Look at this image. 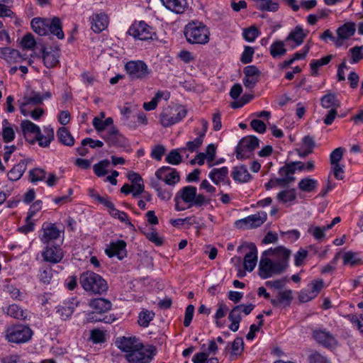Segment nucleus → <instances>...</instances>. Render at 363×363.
<instances>
[{"mask_svg": "<svg viewBox=\"0 0 363 363\" xmlns=\"http://www.w3.org/2000/svg\"><path fill=\"white\" fill-rule=\"evenodd\" d=\"M21 127L26 141L31 145L38 142L39 146L48 147L54 139V130L50 126L44 127V134L38 125L28 120L23 121Z\"/></svg>", "mask_w": 363, "mask_h": 363, "instance_id": "1", "label": "nucleus"}, {"mask_svg": "<svg viewBox=\"0 0 363 363\" xmlns=\"http://www.w3.org/2000/svg\"><path fill=\"white\" fill-rule=\"evenodd\" d=\"M30 25L33 30L39 35H46L50 32L60 40L65 38L59 18L55 17L52 19L34 18Z\"/></svg>", "mask_w": 363, "mask_h": 363, "instance_id": "2", "label": "nucleus"}, {"mask_svg": "<svg viewBox=\"0 0 363 363\" xmlns=\"http://www.w3.org/2000/svg\"><path fill=\"white\" fill-rule=\"evenodd\" d=\"M184 33L191 44H206L209 41L208 28L201 22L191 21L184 28Z\"/></svg>", "mask_w": 363, "mask_h": 363, "instance_id": "3", "label": "nucleus"}, {"mask_svg": "<svg viewBox=\"0 0 363 363\" xmlns=\"http://www.w3.org/2000/svg\"><path fill=\"white\" fill-rule=\"evenodd\" d=\"M79 282L82 288L87 292L101 294L108 289L106 281L98 274L87 271L81 274Z\"/></svg>", "mask_w": 363, "mask_h": 363, "instance_id": "4", "label": "nucleus"}, {"mask_svg": "<svg viewBox=\"0 0 363 363\" xmlns=\"http://www.w3.org/2000/svg\"><path fill=\"white\" fill-rule=\"evenodd\" d=\"M187 110L181 105L168 106L160 115V121L163 127H169L180 122L186 116Z\"/></svg>", "mask_w": 363, "mask_h": 363, "instance_id": "5", "label": "nucleus"}, {"mask_svg": "<svg viewBox=\"0 0 363 363\" xmlns=\"http://www.w3.org/2000/svg\"><path fill=\"white\" fill-rule=\"evenodd\" d=\"M33 335L31 329L24 325H13L6 328L5 337L8 342L21 344L28 342Z\"/></svg>", "mask_w": 363, "mask_h": 363, "instance_id": "6", "label": "nucleus"}, {"mask_svg": "<svg viewBox=\"0 0 363 363\" xmlns=\"http://www.w3.org/2000/svg\"><path fill=\"white\" fill-rule=\"evenodd\" d=\"M156 354V348L152 345L144 346L140 342L138 347L125 354V358L130 363H148Z\"/></svg>", "mask_w": 363, "mask_h": 363, "instance_id": "7", "label": "nucleus"}, {"mask_svg": "<svg viewBox=\"0 0 363 363\" xmlns=\"http://www.w3.org/2000/svg\"><path fill=\"white\" fill-rule=\"evenodd\" d=\"M124 69L131 80H144L152 74V70L143 60H130L125 63Z\"/></svg>", "mask_w": 363, "mask_h": 363, "instance_id": "8", "label": "nucleus"}, {"mask_svg": "<svg viewBox=\"0 0 363 363\" xmlns=\"http://www.w3.org/2000/svg\"><path fill=\"white\" fill-rule=\"evenodd\" d=\"M291 252L284 246L274 248V274H280L289 267Z\"/></svg>", "mask_w": 363, "mask_h": 363, "instance_id": "9", "label": "nucleus"}, {"mask_svg": "<svg viewBox=\"0 0 363 363\" xmlns=\"http://www.w3.org/2000/svg\"><path fill=\"white\" fill-rule=\"evenodd\" d=\"M259 146V140L254 135L242 138L238 144L235 153L238 159L249 158L255 149Z\"/></svg>", "mask_w": 363, "mask_h": 363, "instance_id": "10", "label": "nucleus"}, {"mask_svg": "<svg viewBox=\"0 0 363 363\" xmlns=\"http://www.w3.org/2000/svg\"><path fill=\"white\" fill-rule=\"evenodd\" d=\"M267 214L265 211H259L257 213L248 216L244 218L237 220L234 225L241 230H249L259 227L265 222Z\"/></svg>", "mask_w": 363, "mask_h": 363, "instance_id": "11", "label": "nucleus"}, {"mask_svg": "<svg viewBox=\"0 0 363 363\" xmlns=\"http://www.w3.org/2000/svg\"><path fill=\"white\" fill-rule=\"evenodd\" d=\"M128 33L135 39L140 40H147L152 39L155 35L153 29L144 21H140L131 25Z\"/></svg>", "mask_w": 363, "mask_h": 363, "instance_id": "12", "label": "nucleus"}, {"mask_svg": "<svg viewBox=\"0 0 363 363\" xmlns=\"http://www.w3.org/2000/svg\"><path fill=\"white\" fill-rule=\"evenodd\" d=\"M62 230L55 224L44 223L42 225L41 233L39 235L40 241L45 245L53 244L60 237Z\"/></svg>", "mask_w": 363, "mask_h": 363, "instance_id": "13", "label": "nucleus"}, {"mask_svg": "<svg viewBox=\"0 0 363 363\" xmlns=\"http://www.w3.org/2000/svg\"><path fill=\"white\" fill-rule=\"evenodd\" d=\"M43 260L51 264L61 262L64 252L60 245L55 244L46 245L41 252Z\"/></svg>", "mask_w": 363, "mask_h": 363, "instance_id": "14", "label": "nucleus"}, {"mask_svg": "<svg viewBox=\"0 0 363 363\" xmlns=\"http://www.w3.org/2000/svg\"><path fill=\"white\" fill-rule=\"evenodd\" d=\"M156 177L169 186H174L179 182V172L168 166H162L155 172Z\"/></svg>", "mask_w": 363, "mask_h": 363, "instance_id": "15", "label": "nucleus"}, {"mask_svg": "<svg viewBox=\"0 0 363 363\" xmlns=\"http://www.w3.org/2000/svg\"><path fill=\"white\" fill-rule=\"evenodd\" d=\"M313 337L318 344L328 349L335 348L337 345V341L334 335L325 329L314 330Z\"/></svg>", "mask_w": 363, "mask_h": 363, "instance_id": "16", "label": "nucleus"}, {"mask_svg": "<svg viewBox=\"0 0 363 363\" xmlns=\"http://www.w3.org/2000/svg\"><path fill=\"white\" fill-rule=\"evenodd\" d=\"M356 31L355 24L353 22H347L339 27L337 30V39L335 46L339 48L344 45L345 42L352 37Z\"/></svg>", "mask_w": 363, "mask_h": 363, "instance_id": "17", "label": "nucleus"}, {"mask_svg": "<svg viewBox=\"0 0 363 363\" xmlns=\"http://www.w3.org/2000/svg\"><path fill=\"white\" fill-rule=\"evenodd\" d=\"M323 279L313 280L308 285V289L301 291L299 298L301 302H308L315 298L323 288Z\"/></svg>", "mask_w": 363, "mask_h": 363, "instance_id": "18", "label": "nucleus"}, {"mask_svg": "<svg viewBox=\"0 0 363 363\" xmlns=\"http://www.w3.org/2000/svg\"><path fill=\"white\" fill-rule=\"evenodd\" d=\"M295 172L296 167H294L293 162L286 164L279 169V177L276 179V183L281 186H288L294 182V174Z\"/></svg>", "mask_w": 363, "mask_h": 363, "instance_id": "19", "label": "nucleus"}, {"mask_svg": "<svg viewBox=\"0 0 363 363\" xmlns=\"http://www.w3.org/2000/svg\"><path fill=\"white\" fill-rule=\"evenodd\" d=\"M103 138L109 146L125 147L127 145L126 138L114 126L106 131Z\"/></svg>", "mask_w": 363, "mask_h": 363, "instance_id": "20", "label": "nucleus"}, {"mask_svg": "<svg viewBox=\"0 0 363 363\" xmlns=\"http://www.w3.org/2000/svg\"><path fill=\"white\" fill-rule=\"evenodd\" d=\"M272 256V247L264 251L262 254L259 264V274L266 279L272 275V262L268 257Z\"/></svg>", "mask_w": 363, "mask_h": 363, "instance_id": "21", "label": "nucleus"}, {"mask_svg": "<svg viewBox=\"0 0 363 363\" xmlns=\"http://www.w3.org/2000/svg\"><path fill=\"white\" fill-rule=\"evenodd\" d=\"M242 82L247 89H252L258 82L260 72L255 65H247L243 69Z\"/></svg>", "mask_w": 363, "mask_h": 363, "instance_id": "22", "label": "nucleus"}, {"mask_svg": "<svg viewBox=\"0 0 363 363\" xmlns=\"http://www.w3.org/2000/svg\"><path fill=\"white\" fill-rule=\"evenodd\" d=\"M208 177L216 185L222 184L230 186L231 182L228 177V168L227 167L212 169L208 173Z\"/></svg>", "mask_w": 363, "mask_h": 363, "instance_id": "23", "label": "nucleus"}, {"mask_svg": "<svg viewBox=\"0 0 363 363\" xmlns=\"http://www.w3.org/2000/svg\"><path fill=\"white\" fill-rule=\"evenodd\" d=\"M79 306V301L76 298H71L57 307L56 313L63 320L69 319L75 308Z\"/></svg>", "mask_w": 363, "mask_h": 363, "instance_id": "24", "label": "nucleus"}, {"mask_svg": "<svg viewBox=\"0 0 363 363\" xmlns=\"http://www.w3.org/2000/svg\"><path fill=\"white\" fill-rule=\"evenodd\" d=\"M91 29L96 33L104 30L108 25V17L104 12L93 13L89 17Z\"/></svg>", "mask_w": 363, "mask_h": 363, "instance_id": "25", "label": "nucleus"}, {"mask_svg": "<svg viewBox=\"0 0 363 363\" xmlns=\"http://www.w3.org/2000/svg\"><path fill=\"white\" fill-rule=\"evenodd\" d=\"M44 65L48 68L55 67L59 62L60 50L57 47H43L42 48Z\"/></svg>", "mask_w": 363, "mask_h": 363, "instance_id": "26", "label": "nucleus"}, {"mask_svg": "<svg viewBox=\"0 0 363 363\" xmlns=\"http://www.w3.org/2000/svg\"><path fill=\"white\" fill-rule=\"evenodd\" d=\"M126 243L122 240L111 242L106 248L105 253L108 257H117L122 259L126 255Z\"/></svg>", "mask_w": 363, "mask_h": 363, "instance_id": "27", "label": "nucleus"}, {"mask_svg": "<svg viewBox=\"0 0 363 363\" xmlns=\"http://www.w3.org/2000/svg\"><path fill=\"white\" fill-rule=\"evenodd\" d=\"M140 340L138 338L133 336H123L118 337L116 340L117 347L125 354L130 353V352L139 345Z\"/></svg>", "mask_w": 363, "mask_h": 363, "instance_id": "28", "label": "nucleus"}, {"mask_svg": "<svg viewBox=\"0 0 363 363\" xmlns=\"http://www.w3.org/2000/svg\"><path fill=\"white\" fill-rule=\"evenodd\" d=\"M246 246L250 250V252L244 257V268L247 271L252 272L257 264V250L254 243H247Z\"/></svg>", "mask_w": 363, "mask_h": 363, "instance_id": "29", "label": "nucleus"}, {"mask_svg": "<svg viewBox=\"0 0 363 363\" xmlns=\"http://www.w3.org/2000/svg\"><path fill=\"white\" fill-rule=\"evenodd\" d=\"M43 101V96L38 92H32L29 96L24 98V101L19 105L21 113L26 116L29 114V111L26 109V106L33 104H40Z\"/></svg>", "mask_w": 363, "mask_h": 363, "instance_id": "30", "label": "nucleus"}, {"mask_svg": "<svg viewBox=\"0 0 363 363\" xmlns=\"http://www.w3.org/2000/svg\"><path fill=\"white\" fill-rule=\"evenodd\" d=\"M230 346L229 359L230 361H233L240 357L244 350L243 339L240 337L235 338L232 343H228L225 350H228Z\"/></svg>", "mask_w": 363, "mask_h": 363, "instance_id": "31", "label": "nucleus"}, {"mask_svg": "<svg viewBox=\"0 0 363 363\" xmlns=\"http://www.w3.org/2000/svg\"><path fill=\"white\" fill-rule=\"evenodd\" d=\"M162 4L169 11L177 13H183L188 7L186 0H160Z\"/></svg>", "mask_w": 363, "mask_h": 363, "instance_id": "32", "label": "nucleus"}, {"mask_svg": "<svg viewBox=\"0 0 363 363\" xmlns=\"http://www.w3.org/2000/svg\"><path fill=\"white\" fill-rule=\"evenodd\" d=\"M89 306L96 313L102 314L109 311L111 308L112 304L111 301L106 298H98L91 299L89 303Z\"/></svg>", "mask_w": 363, "mask_h": 363, "instance_id": "33", "label": "nucleus"}, {"mask_svg": "<svg viewBox=\"0 0 363 363\" xmlns=\"http://www.w3.org/2000/svg\"><path fill=\"white\" fill-rule=\"evenodd\" d=\"M197 189L193 186H187L181 189L176 196H179V198L184 202L189 203V208L191 207V203L196 196Z\"/></svg>", "mask_w": 363, "mask_h": 363, "instance_id": "34", "label": "nucleus"}, {"mask_svg": "<svg viewBox=\"0 0 363 363\" xmlns=\"http://www.w3.org/2000/svg\"><path fill=\"white\" fill-rule=\"evenodd\" d=\"M231 177L234 181L240 183L247 182L251 177L247 167L244 165L233 167Z\"/></svg>", "mask_w": 363, "mask_h": 363, "instance_id": "35", "label": "nucleus"}, {"mask_svg": "<svg viewBox=\"0 0 363 363\" xmlns=\"http://www.w3.org/2000/svg\"><path fill=\"white\" fill-rule=\"evenodd\" d=\"M277 200L281 203L291 205L296 199L295 189H285L277 194Z\"/></svg>", "mask_w": 363, "mask_h": 363, "instance_id": "36", "label": "nucleus"}, {"mask_svg": "<svg viewBox=\"0 0 363 363\" xmlns=\"http://www.w3.org/2000/svg\"><path fill=\"white\" fill-rule=\"evenodd\" d=\"M28 162L25 160H21L18 164L15 165L9 172L8 178L11 181L18 180L23 174L27 168Z\"/></svg>", "mask_w": 363, "mask_h": 363, "instance_id": "37", "label": "nucleus"}, {"mask_svg": "<svg viewBox=\"0 0 363 363\" xmlns=\"http://www.w3.org/2000/svg\"><path fill=\"white\" fill-rule=\"evenodd\" d=\"M329 228H326V225L324 226H318L311 225L308 226V233L318 242H322L326 237V231Z\"/></svg>", "mask_w": 363, "mask_h": 363, "instance_id": "38", "label": "nucleus"}, {"mask_svg": "<svg viewBox=\"0 0 363 363\" xmlns=\"http://www.w3.org/2000/svg\"><path fill=\"white\" fill-rule=\"evenodd\" d=\"M57 137L59 141L67 146H72L74 140L70 132L65 127L60 128L57 131Z\"/></svg>", "mask_w": 363, "mask_h": 363, "instance_id": "39", "label": "nucleus"}, {"mask_svg": "<svg viewBox=\"0 0 363 363\" xmlns=\"http://www.w3.org/2000/svg\"><path fill=\"white\" fill-rule=\"evenodd\" d=\"M52 276L53 269L50 266H43L38 274L39 281L45 285L50 284Z\"/></svg>", "mask_w": 363, "mask_h": 363, "instance_id": "40", "label": "nucleus"}, {"mask_svg": "<svg viewBox=\"0 0 363 363\" xmlns=\"http://www.w3.org/2000/svg\"><path fill=\"white\" fill-rule=\"evenodd\" d=\"M9 316L16 319H24L26 318L24 311L16 304H11L3 309Z\"/></svg>", "mask_w": 363, "mask_h": 363, "instance_id": "41", "label": "nucleus"}, {"mask_svg": "<svg viewBox=\"0 0 363 363\" xmlns=\"http://www.w3.org/2000/svg\"><path fill=\"white\" fill-rule=\"evenodd\" d=\"M2 137L6 143L11 142L15 138V132L7 119L2 121Z\"/></svg>", "mask_w": 363, "mask_h": 363, "instance_id": "42", "label": "nucleus"}, {"mask_svg": "<svg viewBox=\"0 0 363 363\" xmlns=\"http://www.w3.org/2000/svg\"><path fill=\"white\" fill-rule=\"evenodd\" d=\"M321 105L325 108H336L340 106V102L333 94L324 95L321 99Z\"/></svg>", "mask_w": 363, "mask_h": 363, "instance_id": "43", "label": "nucleus"}, {"mask_svg": "<svg viewBox=\"0 0 363 363\" xmlns=\"http://www.w3.org/2000/svg\"><path fill=\"white\" fill-rule=\"evenodd\" d=\"M333 58V55H326L319 60H313L310 63L312 75H316L319 67L328 65Z\"/></svg>", "mask_w": 363, "mask_h": 363, "instance_id": "44", "label": "nucleus"}, {"mask_svg": "<svg viewBox=\"0 0 363 363\" xmlns=\"http://www.w3.org/2000/svg\"><path fill=\"white\" fill-rule=\"evenodd\" d=\"M89 196L94 200L97 201L101 204L107 208L109 211L114 204L109 200L108 196H101L94 189H90L89 190Z\"/></svg>", "mask_w": 363, "mask_h": 363, "instance_id": "45", "label": "nucleus"}, {"mask_svg": "<svg viewBox=\"0 0 363 363\" xmlns=\"http://www.w3.org/2000/svg\"><path fill=\"white\" fill-rule=\"evenodd\" d=\"M304 38L305 35L303 33V29L300 27H296L294 31L290 33L286 38V40L294 41L295 45L293 47L295 48L298 45H300L303 42Z\"/></svg>", "mask_w": 363, "mask_h": 363, "instance_id": "46", "label": "nucleus"}, {"mask_svg": "<svg viewBox=\"0 0 363 363\" xmlns=\"http://www.w3.org/2000/svg\"><path fill=\"white\" fill-rule=\"evenodd\" d=\"M318 181L314 179L304 178L298 183V188L304 192H311L317 188Z\"/></svg>", "mask_w": 363, "mask_h": 363, "instance_id": "47", "label": "nucleus"}, {"mask_svg": "<svg viewBox=\"0 0 363 363\" xmlns=\"http://www.w3.org/2000/svg\"><path fill=\"white\" fill-rule=\"evenodd\" d=\"M110 166V161L107 159L101 160L99 162L94 164L93 170L94 174L99 177H104L108 174V167Z\"/></svg>", "mask_w": 363, "mask_h": 363, "instance_id": "48", "label": "nucleus"}, {"mask_svg": "<svg viewBox=\"0 0 363 363\" xmlns=\"http://www.w3.org/2000/svg\"><path fill=\"white\" fill-rule=\"evenodd\" d=\"M291 294V290L280 291L277 295V300H274V305L279 304L284 306L289 305L292 299Z\"/></svg>", "mask_w": 363, "mask_h": 363, "instance_id": "49", "label": "nucleus"}, {"mask_svg": "<svg viewBox=\"0 0 363 363\" xmlns=\"http://www.w3.org/2000/svg\"><path fill=\"white\" fill-rule=\"evenodd\" d=\"M180 148L172 150L166 156L165 161L172 165H178L182 161Z\"/></svg>", "mask_w": 363, "mask_h": 363, "instance_id": "50", "label": "nucleus"}, {"mask_svg": "<svg viewBox=\"0 0 363 363\" xmlns=\"http://www.w3.org/2000/svg\"><path fill=\"white\" fill-rule=\"evenodd\" d=\"M155 313L146 309H143L138 315V324L140 326L146 328L149 325L151 320H153Z\"/></svg>", "mask_w": 363, "mask_h": 363, "instance_id": "51", "label": "nucleus"}, {"mask_svg": "<svg viewBox=\"0 0 363 363\" xmlns=\"http://www.w3.org/2000/svg\"><path fill=\"white\" fill-rule=\"evenodd\" d=\"M113 123V120L111 117H108L105 120H102L99 117H95L93 119L92 125L98 132H101L104 130L106 128V127L111 125Z\"/></svg>", "mask_w": 363, "mask_h": 363, "instance_id": "52", "label": "nucleus"}, {"mask_svg": "<svg viewBox=\"0 0 363 363\" xmlns=\"http://www.w3.org/2000/svg\"><path fill=\"white\" fill-rule=\"evenodd\" d=\"M192 141H188L186 144V147H180V151L184 152L188 150L191 152H195L203 143V138L202 135H199Z\"/></svg>", "mask_w": 363, "mask_h": 363, "instance_id": "53", "label": "nucleus"}, {"mask_svg": "<svg viewBox=\"0 0 363 363\" xmlns=\"http://www.w3.org/2000/svg\"><path fill=\"white\" fill-rule=\"evenodd\" d=\"M351 55L350 64H356L363 60V45L354 46L349 50Z\"/></svg>", "mask_w": 363, "mask_h": 363, "instance_id": "54", "label": "nucleus"}, {"mask_svg": "<svg viewBox=\"0 0 363 363\" xmlns=\"http://www.w3.org/2000/svg\"><path fill=\"white\" fill-rule=\"evenodd\" d=\"M152 186L155 189L157 196L160 199L169 201L171 199L172 193L170 190L162 188L157 182H152Z\"/></svg>", "mask_w": 363, "mask_h": 363, "instance_id": "55", "label": "nucleus"}, {"mask_svg": "<svg viewBox=\"0 0 363 363\" xmlns=\"http://www.w3.org/2000/svg\"><path fill=\"white\" fill-rule=\"evenodd\" d=\"M108 213L113 218L118 219L121 222L132 225L128 219V214L124 211L118 210L116 208L115 206H113V208H111Z\"/></svg>", "mask_w": 363, "mask_h": 363, "instance_id": "56", "label": "nucleus"}, {"mask_svg": "<svg viewBox=\"0 0 363 363\" xmlns=\"http://www.w3.org/2000/svg\"><path fill=\"white\" fill-rule=\"evenodd\" d=\"M30 179L32 182L44 181L46 178V172L40 168H35L29 172Z\"/></svg>", "mask_w": 363, "mask_h": 363, "instance_id": "57", "label": "nucleus"}, {"mask_svg": "<svg viewBox=\"0 0 363 363\" xmlns=\"http://www.w3.org/2000/svg\"><path fill=\"white\" fill-rule=\"evenodd\" d=\"M36 42L31 33L26 34L21 40V45L23 49L32 50L35 46Z\"/></svg>", "mask_w": 363, "mask_h": 363, "instance_id": "58", "label": "nucleus"}, {"mask_svg": "<svg viewBox=\"0 0 363 363\" xmlns=\"http://www.w3.org/2000/svg\"><path fill=\"white\" fill-rule=\"evenodd\" d=\"M344 264H350L352 266L358 264L360 259L358 258L357 255L352 252H347L343 255Z\"/></svg>", "mask_w": 363, "mask_h": 363, "instance_id": "59", "label": "nucleus"}, {"mask_svg": "<svg viewBox=\"0 0 363 363\" xmlns=\"http://www.w3.org/2000/svg\"><path fill=\"white\" fill-rule=\"evenodd\" d=\"M242 36L246 41L253 42L258 36V30L254 26L244 29Z\"/></svg>", "mask_w": 363, "mask_h": 363, "instance_id": "60", "label": "nucleus"}, {"mask_svg": "<svg viewBox=\"0 0 363 363\" xmlns=\"http://www.w3.org/2000/svg\"><path fill=\"white\" fill-rule=\"evenodd\" d=\"M6 291L14 300L21 301L24 297L20 289L13 285H7L6 286Z\"/></svg>", "mask_w": 363, "mask_h": 363, "instance_id": "61", "label": "nucleus"}, {"mask_svg": "<svg viewBox=\"0 0 363 363\" xmlns=\"http://www.w3.org/2000/svg\"><path fill=\"white\" fill-rule=\"evenodd\" d=\"M166 152V148L162 145H157L152 148L150 156L152 159L160 161Z\"/></svg>", "mask_w": 363, "mask_h": 363, "instance_id": "62", "label": "nucleus"}, {"mask_svg": "<svg viewBox=\"0 0 363 363\" xmlns=\"http://www.w3.org/2000/svg\"><path fill=\"white\" fill-rule=\"evenodd\" d=\"M345 149L342 147H337L335 149L330 155V162L331 165L339 164L342 160Z\"/></svg>", "mask_w": 363, "mask_h": 363, "instance_id": "63", "label": "nucleus"}, {"mask_svg": "<svg viewBox=\"0 0 363 363\" xmlns=\"http://www.w3.org/2000/svg\"><path fill=\"white\" fill-rule=\"evenodd\" d=\"M308 360L310 363H330L326 357L317 352L312 353Z\"/></svg>", "mask_w": 363, "mask_h": 363, "instance_id": "64", "label": "nucleus"}]
</instances>
